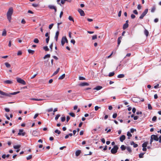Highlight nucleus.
<instances>
[{"instance_id":"obj_1","label":"nucleus","mask_w":161,"mask_h":161,"mask_svg":"<svg viewBox=\"0 0 161 161\" xmlns=\"http://www.w3.org/2000/svg\"><path fill=\"white\" fill-rule=\"evenodd\" d=\"M13 8L11 7L9 8L7 13V19L10 22H11V16L13 14Z\"/></svg>"},{"instance_id":"obj_2","label":"nucleus","mask_w":161,"mask_h":161,"mask_svg":"<svg viewBox=\"0 0 161 161\" xmlns=\"http://www.w3.org/2000/svg\"><path fill=\"white\" fill-rule=\"evenodd\" d=\"M151 138L154 140L156 141H158L159 143H161V135L158 137L157 135H152L151 136Z\"/></svg>"},{"instance_id":"obj_3","label":"nucleus","mask_w":161,"mask_h":161,"mask_svg":"<svg viewBox=\"0 0 161 161\" xmlns=\"http://www.w3.org/2000/svg\"><path fill=\"white\" fill-rule=\"evenodd\" d=\"M118 149V147L116 145L114 146L113 148H112L111 150V153L113 154L115 153Z\"/></svg>"},{"instance_id":"obj_4","label":"nucleus","mask_w":161,"mask_h":161,"mask_svg":"<svg viewBox=\"0 0 161 161\" xmlns=\"http://www.w3.org/2000/svg\"><path fill=\"white\" fill-rule=\"evenodd\" d=\"M16 79L18 82L23 85H25L26 84L25 82L22 79L20 78H16Z\"/></svg>"},{"instance_id":"obj_5","label":"nucleus","mask_w":161,"mask_h":161,"mask_svg":"<svg viewBox=\"0 0 161 161\" xmlns=\"http://www.w3.org/2000/svg\"><path fill=\"white\" fill-rule=\"evenodd\" d=\"M148 9L146 8L139 17L140 19H142L148 12Z\"/></svg>"},{"instance_id":"obj_6","label":"nucleus","mask_w":161,"mask_h":161,"mask_svg":"<svg viewBox=\"0 0 161 161\" xmlns=\"http://www.w3.org/2000/svg\"><path fill=\"white\" fill-rule=\"evenodd\" d=\"M48 7L50 9H53L54 10L55 12H56L57 11V9L56 7L53 5H49L48 6Z\"/></svg>"},{"instance_id":"obj_7","label":"nucleus","mask_w":161,"mask_h":161,"mask_svg":"<svg viewBox=\"0 0 161 161\" xmlns=\"http://www.w3.org/2000/svg\"><path fill=\"white\" fill-rule=\"evenodd\" d=\"M19 136L22 135L24 136L25 135V132H23V130L22 129H20L19 131V132L18 134Z\"/></svg>"},{"instance_id":"obj_8","label":"nucleus","mask_w":161,"mask_h":161,"mask_svg":"<svg viewBox=\"0 0 161 161\" xmlns=\"http://www.w3.org/2000/svg\"><path fill=\"white\" fill-rule=\"evenodd\" d=\"M67 40V38L66 36H63L62 37L61 40V44L62 46H64L65 41Z\"/></svg>"},{"instance_id":"obj_9","label":"nucleus","mask_w":161,"mask_h":161,"mask_svg":"<svg viewBox=\"0 0 161 161\" xmlns=\"http://www.w3.org/2000/svg\"><path fill=\"white\" fill-rule=\"evenodd\" d=\"M78 11L81 16H84L85 15L84 11L81 9H79Z\"/></svg>"},{"instance_id":"obj_10","label":"nucleus","mask_w":161,"mask_h":161,"mask_svg":"<svg viewBox=\"0 0 161 161\" xmlns=\"http://www.w3.org/2000/svg\"><path fill=\"white\" fill-rule=\"evenodd\" d=\"M128 20H127L126 21V23L123 25V28L125 30L128 27Z\"/></svg>"},{"instance_id":"obj_11","label":"nucleus","mask_w":161,"mask_h":161,"mask_svg":"<svg viewBox=\"0 0 161 161\" xmlns=\"http://www.w3.org/2000/svg\"><path fill=\"white\" fill-rule=\"evenodd\" d=\"M20 92L19 91H18L17 92H14L13 93H11L9 94L6 93V94H8V96H6L10 97L11 95H15L17 94Z\"/></svg>"},{"instance_id":"obj_12","label":"nucleus","mask_w":161,"mask_h":161,"mask_svg":"<svg viewBox=\"0 0 161 161\" xmlns=\"http://www.w3.org/2000/svg\"><path fill=\"white\" fill-rule=\"evenodd\" d=\"M3 82L6 84H11L13 83L12 81L9 80H5L3 81Z\"/></svg>"},{"instance_id":"obj_13","label":"nucleus","mask_w":161,"mask_h":161,"mask_svg":"<svg viewBox=\"0 0 161 161\" xmlns=\"http://www.w3.org/2000/svg\"><path fill=\"white\" fill-rule=\"evenodd\" d=\"M79 85L81 86H88L89 85V84L87 82H82L80 83Z\"/></svg>"},{"instance_id":"obj_14","label":"nucleus","mask_w":161,"mask_h":161,"mask_svg":"<svg viewBox=\"0 0 161 161\" xmlns=\"http://www.w3.org/2000/svg\"><path fill=\"white\" fill-rule=\"evenodd\" d=\"M59 34V31H57L56 33L55 36V39L56 40V41L58 40Z\"/></svg>"},{"instance_id":"obj_15","label":"nucleus","mask_w":161,"mask_h":161,"mask_svg":"<svg viewBox=\"0 0 161 161\" xmlns=\"http://www.w3.org/2000/svg\"><path fill=\"white\" fill-rule=\"evenodd\" d=\"M102 88V86H96V87L94 88L93 89L96 90L97 91H98V90H101Z\"/></svg>"},{"instance_id":"obj_16","label":"nucleus","mask_w":161,"mask_h":161,"mask_svg":"<svg viewBox=\"0 0 161 161\" xmlns=\"http://www.w3.org/2000/svg\"><path fill=\"white\" fill-rule=\"evenodd\" d=\"M30 100H35L36 101H41L43 100V99H37L35 98H31L30 99Z\"/></svg>"},{"instance_id":"obj_17","label":"nucleus","mask_w":161,"mask_h":161,"mask_svg":"<svg viewBox=\"0 0 161 161\" xmlns=\"http://www.w3.org/2000/svg\"><path fill=\"white\" fill-rule=\"evenodd\" d=\"M130 144L131 145H133V147H137L138 146L137 144L135 143L134 142H131L130 143Z\"/></svg>"},{"instance_id":"obj_18","label":"nucleus","mask_w":161,"mask_h":161,"mask_svg":"<svg viewBox=\"0 0 161 161\" xmlns=\"http://www.w3.org/2000/svg\"><path fill=\"white\" fill-rule=\"evenodd\" d=\"M81 151L80 150H77L75 152V155L78 156L80 153Z\"/></svg>"},{"instance_id":"obj_19","label":"nucleus","mask_w":161,"mask_h":161,"mask_svg":"<svg viewBox=\"0 0 161 161\" xmlns=\"http://www.w3.org/2000/svg\"><path fill=\"white\" fill-rule=\"evenodd\" d=\"M148 144V142H144L142 144V147H147Z\"/></svg>"},{"instance_id":"obj_20","label":"nucleus","mask_w":161,"mask_h":161,"mask_svg":"<svg viewBox=\"0 0 161 161\" xmlns=\"http://www.w3.org/2000/svg\"><path fill=\"white\" fill-rule=\"evenodd\" d=\"M0 94L4 96H8V94H6V93L0 90Z\"/></svg>"},{"instance_id":"obj_21","label":"nucleus","mask_w":161,"mask_h":161,"mask_svg":"<svg viewBox=\"0 0 161 161\" xmlns=\"http://www.w3.org/2000/svg\"><path fill=\"white\" fill-rule=\"evenodd\" d=\"M21 147L20 145H14L13 147L14 149H18Z\"/></svg>"},{"instance_id":"obj_22","label":"nucleus","mask_w":161,"mask_h":161,"mask_svg":"<svg viewBox=\"0 0 161 161\" xmlns=\"http://www.w3.org/2000/svg\"><path fill=\"white\" fill-rule=\"evenodd\" d=\"M59 70H60V68H58L57 69V70L53 73V75H55L57 74L58 73V72L59 71Z\"/></svg>"},{"instance_id":"obj_23","label":"nucleus","mask_w":161,"mask_h":161,"mask_svg":"<svg viewBox=\"0 0 161 161\" xmlns=\"http://www.w3.org/2000/svg\"><path fill=\"white\" fill-rule=\"evenodd\" d=\"M7 32L5 30H4L3 31L2 36H5L6 35Z\"/></svg>"},{"instance_id":"obj_24","label":"nucleus","mask_w":161,"mask_h":161,"mask_svg":"<svg viewBox=\"0 0 161 161\" xmlns=\"http://www.w3.org/2000/svg\"><path fill=\"white\" fill-rule=\"evenodd\" d=\"M65 77V74H63L62 75L60 76L59 78L58 79L62 80Z\"/></svg>"},{"instance_id":"obj_25","label":"nucleus","mask_w":161,"mask_h":161,"mask_svg":"<svg viewBox=\"0 0 161 161\" xmlns=\"http://www.w3.org/2000/svg\"><path fill=\"white\" fill-rule=\"evenodd\" d=\"M127 150L130 153H131L132 152L131 148L130 147H127L126 148Z\"/></svg>"},{"instance_id":"obj_26","label":"nucleus","mask_w":161,"mask_h":161,"mask_svg":"<svg viewBox=\"0 0 161 161\" xmlns=\"http://www.w3.org/2000/svg\"><path fill=\"white\" fill-rule=\"evenodd\" d=\"M144 33V34L146 35L147 36H148L149 34V32L147 30L145 29Z\"/></svg>"},{"instance_id":"obj_27","label":"nucleus","mask_w":161,"mask_h":161,"mask_svg":"<svg viewBox=\"0 0 161 161\" xmlns=\"http://www.w3.org/2000/svg\"><path fill=\"white\" fill-rule=\"evenodd\" d=\"M28 53H31V54H33L35 51H34V50H31V49H28Z\"/></svg>"},{"instance_id":"obj_28","label":"nucleus","mask_w":161,"mask_h":161,"mask_svg":"<svg viewBox=\"0 0 161 161\" xmlns=\"http://www.w3.org/2000/svg\"><path fill=\"white\" fill-rule=\"evenodd\" d=\"M5 65L7 68H9L10 67V65L8 63L6 62L5 63Z\"/></svg>"},{"instance_id":"obj_29","label":"nucleus","mask_w":161,"mask_h":161,"mask_svg":"<svg viewBox=\"0 0 161 161\" xmlns=\"http://www.w3.org/2000/svg\"><path fill=\"white\" fill-rule=\"evenodd\" d=\"M145 153H140V154H139V157L140 158H143V156Z\"/></svg>"},{"instance_id":"obj_30","label":"nucleus","mask_w":161,"mask_h":161,"mask_svg":"<svg viewBox=\"0 0 161 161\" xmlns=\"http://www.w3.org/2000/svg\"><path fill=\"white\" fill-rule=\"evenodd\" d=\"M114 74V72H110L108 74V76L109 77H111L113 76Z\"/></svg>"},{"instance_id":"obj_31","label":"nucleus","mask_w":161,"mask_h":161,"mask_svg":"<svg viewBox=\"0 0 161 161\" xmlns=\"http://www.w3.org/2000/svg\"><path fill=\"white\" fill-rule=\"evenodd\" d=\"M50 54H47L45 55V56L44 57V59H45L47 58H50Z\"/></svg>"},{"instance_id":"obj_32","label":"nucleus","mask_w":161,"mask_h":161,"mask_svg":"<svg viewBox=\"0 0 161 161\" xmlns=\"http://www.w3.org/2000/svg\"><path fill=\"white\" fill-rule=\"evenodd\" d=\"M127 136H128V139H130V137L132 136V135L131 134L130 132H128L127 133Z\"/></svg>"},{"instance_id":"obj_33","label":"nucleus","mask_w":161,"mask_h":161,"mask_svg":"<svg viewBox=\"0 0 161 161\" xmlns=\"http://www.w3.org/2000/svg\"><path fill=\"white\" fill-rule=\"evenodd\" d=\"M148 109L150 110H152V108H153L151 105L150 104H148Z\"/></svg>"},{"instance_id":"obj_34","label":"nucleus","mask_w":161,"mask_h":161,"mask_svg":"<svg viewBox=\"0 0 161 161\" xmlns=\"http://www.w3.org/2000/svg\"><path fill=\"white\" fill-rule=\"evenodd\" d=\"M34 42L35 43H38L39 42V41L37 38H35L34 40Z\"/></svg>"},{"instance_id":"obj_35","label":"nucleus","mask_w":161,"mask_h":161,"mask_svg":"<svg viewBox=\"0 0 161 161\" xmlns=\"http://www.w3.org/2000/svg\"><path fill=\"white\" fill-rule=\"evenodd\" d=\"M126 147L124 145H121V150H124L126 149Z\"/></svg>"},{"instance_id":"obj_36","label":"nucleus","mask_w":161,"mask_h":161,"mask_svg":"<svg viewBox=\"0 0 161 161\" xmlns=\"http://www.w3.org/2000/svg\"><path fill=\"white\" fill-rule=\"evenodd\" d=\"M157 117L156 116H154L152 118V120L153 121H155L157 120Z\"/></svg>"},{"instance_id":"obj_37","label":"nucleus","mask_w":161,"mask_h":161,"mask_svg":"<svg viewBox=\"0 0 161 161\" xmlns=\"http://www.w3.org/2000/svg\"><path fill=\"white\" fill-rule=\"evenodd\" d=\"M125 139V136L124 135L121 136V142H122Z\"/></svg>"},{"instance_id":"obj_38","label":"nucleus","mask_w":161,"mask_h":161,"mask_svg":"<svg viewBox=\"0 0 161 161\" xmlns=\"http://www.w3.org/2000/svg\"><path fill=\"white\" fill-rule=\"evenodd\" d=\"M43 49L45 51H48L49 50V49L48 47L47 46H45L43 47Z\"/></svg>"},{"instance_id":"obj_39","label":"nucleus","mask_w":161,"mask_h":161,"mask_svg":"<svg viewBox=\"0 0 161 161\" xmlns=\"http://www.w3.org/2000/svg\"><path fill=\"white\" fill-rule=\"evenodd\" d=\"M60 114H57L55 117V119L56 120H57L58 119L59 117H60Z\"/></svg>"},{"instance_id":"obj_40","label":"nucleus","mask_w":161,"mask_h":161,"mask_svg":"<svg viewBox=\"0 0 161 161\" xmlns=\"http://www.w3.org/2000/svg\"><path fill=\"white\" fill-rule=\"evenodd\" d=\"M32 158V155H30L28 156V157H27L26 159L27 160H30Z\"/></svg>"},{"instance_id":"obj_41","label":"nucleus","mask_w":161,"mask_h":161,"mask_svg":"<svg viewBox=\"0 0 161 161\" xmlns=\"http://www.w3.org/2000/svg\"><path fill=\"white\" fill-rule=\"evenodd\" d=\"M68 19L69 20L73 21L74 22V20L71 16H69Z\"/></svg>"},{"instance_id":"obj_42","label":"nucleus","mask_w":161,"mask_h":161,"mask_svg":"<svg viewBox=\"0 0 161 161\" xmlns=\"http://www.w3.org/2000/svg\"><path fill=\"white\" fill-rule=\"evenodd\" d=\"M120 37H119L118 39V46H119V45L120 43Z\"/></svg>"},{"instance_id":"obj_43","label":"nucleus","mask_w":161,"mask_h":161,"mask_svg":"<svg viewBox=\"0 0 161 161\" xmlns=\"http://www.w3.org/2000/svg\"><path fill=\"white\" fill-rule=\"evenodd\" d=\"M69 114L72 117H75V114L73 113H70Z\"/></svg>"},{"instance_id":"obj_44","label":"nucleus","mask_w":161,"mask_h":161,"mask_svg":"<svg viewBox=\"0 0 161 161\" xmlns=\"http://www.w3.org/2000/svg\"><path fill=\"white\" fill-rule=\"evenodd\" d=\"M155 7H153L151 9V12H153L155 10Z\"/></svg>"},{"instance_id":"obj_45","label":"nucleus","mask_w":161,"mask_h":161,"mask_svg":"<svg viewBox=\"0 0 161 161\" xmlns=\"http://www.w3.org/2000/svg\"><path fill=\"white\" fill-rule=\"evenodd\" d=\"M55 133H58V134H59L61 133V132L57 129L55 130Z\"/></svg>"},{"instance_id":"obj_46","label":"nucleus","mask_w":161,"mask_h":161,"mask_svg":"<svg viewBox=\"0 0 161 161\" xmlns=\"http://www.w3.org/2000/svg\"><path fill=\"white\" fill-rule=\"evenodd\" d=\"M61 120L62 122H64L65 120V117H62L61 118Z\"/></svg>"},{"instance_id":"obj_47","label":"nucleus","mask_w":161,"mask_h":161,"mask_svg":"<svg viewBox=\"0 0 161 161\" xmlns=\"http://www.w3.org/2000/svg\"><path fill=\"white\" fill-rule=\"evenodd\" d=\"M135 131H136V129H133V128H132V129H131L130 130V132L131 133H132L134 132Z\"/></svg>"},{"instance_id":"obj_48","label":"nucleus","mask_w":161,"mask_h":161,"mask_svg":"<svg viewBox=\"0 0 161 161\" xmlns=\"http://www.w3.org/2000/svg\"><path fill=\"white\" fill-rule=\"evenodd\" d=\"M53 25V24H52L50 25L49 26V28L50 29H51L52 28Z\"/></svg>"},{"instance_id":"obj_49","label":"nucleus","mask_w":161,"mask_h":161,"mask_svg":"<svg viewBox=\"0 0 161 161\" xmlns=\"http://www.w3.org/2000/svg\"><path fill=\"white\" fill-rule=\"evenodd\" d=\"M117 116V114L116 113H114L113 115V118H115Z\"/></svg>"},{"instance_id":"obj_50","label":"nucleus","mask_w":161,"mask_h":161,"mask_svg":"<svg viewBox=\"0 0 161 161\" xmlns=\"http://www.w3.org/2000/svg\"><path fill=\"white\" fill-rule=\"evenodd\" d=\"M32 6L34 7H37L38 6V5L36 3H33L32 4Z\"/></svg>"},{"instance_id":"obj_51","label":"nucleus","mask_w":161,"mask_h":161,"mask_svg":"<svg viewBox=\"0 0 161 161\" xmlns=\"http://www.w3.org/2000/svg\"><path fill=\"white\" fill-rule=\"evenodd\" d=\"M22 53L21 51H19L17 53V55L18 56L22 54Z\"/></svg>"},{"instance_id":"obj_52","label":"nucleus","mask_w":161,"mask_h":161,"mask_svg":"<svg viewBox=\"0 0 161 161\" xmlns=\"http://www.w3.org/2000/svg\"><path fill=\"white\" fill-rule=\"evenodd\" d=\"M133 12L134 14H136V15L138 14V12H137V10H133Z\"/></svg>"},{"instance_id":"obj_53","label":"nucleus","mask_w":161,"mask_h":161,"mask_svg":"<svg viewBox=\"0 0 161 161\" xmlns=\"http://www.w3.org/2000/svg\"><path fill=\"white\" fill-rule=\"evenodd\" d=\"M97 36L96 35L93 36H92V40L95 39H97Z\"/></svg>"},{"instance_id":"obj_54","label":"nucleus","mask_w":161,"mask_h":161,"mask_svg":"<svg viewBox=\"0 0 161 161\" xmlns=\"http://www.w3.org/2000/svg\"><path fill=\"white\" fill-rule=\"evenodd\" d=\"M99 108H100V107H99L98 106H96L95 107V109L96 111Z\"/></svg>"},{"instance_id":"obj_55","label":"nucleus","mask_w":161,"mask_h":161,"mask_svg":"<svg viewBox=\"0 0 161 161\" xmlns=\"http://www.w3.org/2000/svg\"><path fill=\"white\" fill-rule=\"evenodd\" d=\"M70 42L73 43L74 45L75 44V41L74 40V39H72V40H71V41H70Z\"/></svg>"},{"instance_id":"obj_56","label":"nucleus","mask_w":161,"mask_h":161,"mask_svg":"<svg viewBox=\"0 0 161 161\" xmlns=\"http://www.w3.org/2000/svg\"><path fill=\"white\" fill-rule=\"evenodd\" d=\"M49 40V37H48L46 39V42L47 43H48Z\"/></svg>"},{"instance_id":"obj_57","label":"nucleus","mask_w":161,"mask_h":161,"mask_svg":"<svg viewBox=\"0 0 161 161\" xmlns=\"http://www.w3.org/2000/svg\"><path fill=\"white\" fill-rule=\"evenodd\" d=\"M135 16L133 14H132L131 15V17L132 19H133L135 18Z\"/></svg>"},{"instance_id":"obj_58","label":"nucleus","mask_w":161,"mask_h":161,"mask_svg":"<svg viewBox=\"0 0 161 161\" xmlns=\"http://www.w3.org/2000/svg\"><path fill=\"white\" fill-rule=\"evenodd\" d=\"M79 79L80 80H83L85 79V78L82 77H79Z\"/></svg>"},{"instance_id":"obj_59","label":"nucleus","mask_w":161,"mask_h":161,"mask_svg":"<svg viewBox=\"0 0 161 161\" xmlns=\"http://www.w3.org/2000/svg\"><path fill=\"white\" fill-rule=\"evenodd\" d=\"M138 118V117L137 116H136L134 117L133 119L134 120H137Z\"/></svg>"},{"instance_id":"obj_60","label":"nucleus","mask_w":161,"mask_h":161,"mask_svg":"<svg viewBox=\"0 0 161 161\" xmlns=\"http://www.w3.org/2000/svg\"><path fill=\"white\" fill-rule=\"evenodd\" d=\"M38 114H36L35 115H34V118H34V119H36V117L38 116Z\"/></svg>"},{"instance_id":"obj_61","label":"nucleus","mask_w":161,"mask_h":161,"mask_svg":"<svg viewBox=\"0 0 161 161\" xmlns=\"http://www.w3.org/2000/svg\"><path fill=\"white\" fill-rule=\"evenodd\" d=\"M63 11H61L60 13V15H59V17L60 18H61L62 16L63 15Z\"/></svg>"},{"instance_id":"obj_62","label":"nucleus","mask_w":161,"mask_h":161,"mask_svg":"<svg viewBox=\"0 0 161 161\" xmlns=\"http://www.w3.org/2000/svg\"><path fill=\"white\" fill-rule=\"evenodd\" d=\"M132 112L133 113H135L136 111V109L135 108H133L132 110Z\"/></svg>"},{"instance_id":"obj_63","label":"nucleus","mask_w":161,"mask_h":161,"mask_svg":"<svg viewBox=\"0 0 161 161\" xmlns=\"http://www.w3.org/2000/svg\"><path fill=\"white\" fill-rule=\"evenodd\" d=\"M5 110L7 112H9L10 111L9 109L8 108H5Z\"/></svg>"},{"instance_id":"obj_64","label":"nucleus","mask_w":161,"mask_h":161,"mask_svg":"<svg viewBox=\"0 0 161 161\" xmlns=\"http://www.w3.org/2000/svg\"><path fill=\"white\" fill-rule=\"evenodd\" d=\"M101 141L103 143H105V140L104 139V138H103L102 139H101Z\"/></svg>"}]
</instances>
